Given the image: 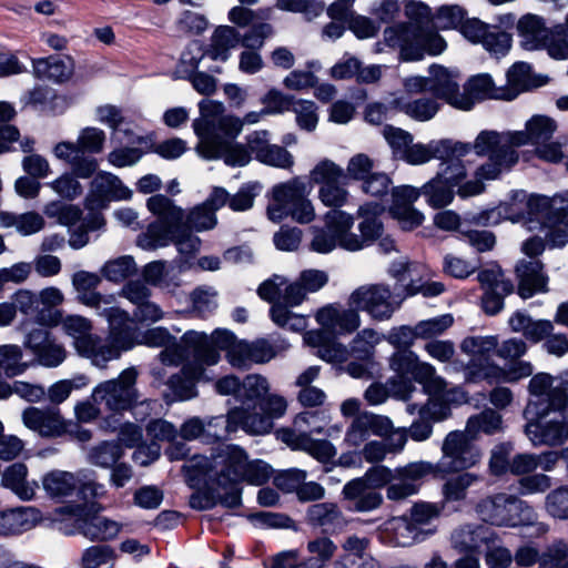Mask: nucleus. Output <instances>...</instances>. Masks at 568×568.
Returning <instances> with one entry per match:
<instances>
[{
	"label": "nucleus",
	"mask_w": 568,
	"mask_h": 568,
	"mask_svg": "<svg viewBox=\"0 0 568 568\" xmlns=\"http://www.w3.org/2000/svg\"><path fill=\"white\" fill-rule=\"evenodd\" d=\"M246 459V452L239 445L221 444L213 449L210 458L193 456L183 465V471L192 486H216L227 490L221 503L234 508L241 504L237 484L243 479Z\"/></svg>",
	"instance_id": "nucleus-1"
},
{
	"label": "nucleus",
	"mask_w": 568,
	"mask_h": 568,
	"mask_svg": "<svg viewBox=\"0 0 568 568\" xmlns=\"http://www.w3.org/2000/svg\"><path fill=\"white\" fill-rule=\"evenodd\" d=\"M148 210L158 217L146 231L136 239L139 247L153 251L173 243L180 255L193 257L201 248V239L194 235L185 224L184 211L163 194L148 199Z\"/></svg>",
	"instance_id": "nucleus-2"
},
{
	"label": "nucleus",
	"mask_w": 568,
	"mask_h": 568,
	"mask_svg": "<svg viewBox=\"0 0 568 568\" xmlns=\"http://www.w3.org/2000/svg\"><path fill=\"white\" fill-rule=\"evenodd\" d=\"M526 202L527 214L531 220H537L541 225L555 226L564 224L568 217V191L546 196L541 194L526 195L524 191H515L511 204L503 203L498 207L490 211L481 212L469 217V221L477 225H491L499 222L501 214L513 222L518 221L523 213L514 210L517 202Z\"/></svg>",
	"instance_id": "nucleus-3"
},
{
	"label": "nucleus",
	"mask_w": 568,
	"mask_h": 568,
	"mask_svg": "<svg viewBox=\"0 0 568 568\" xmlns=\"http://www.w3.org/2000/svg\"><path fill=\"white\" fill-rule=\"evenodd\" d=\"M135 343L162 348L158 358L165 366H179L190 355H194L209 365H215L220 361L219 354L209 347L207 335L203 332L187 331L179 342L166 327L156 326L146 329L142 334L141 341H135Z\"/></svg>",
	"instance_id": "nucleus-4"
},
{
	"label": "nucleus",
	"mask_w": 568,
	"mask_h": 568,
	"mask_svg": "<svg viewBox=\"0 0 568 568\" xmlns=\"http://www.w3.org/2000/svg\"><path fill=\"white\" fill-rule=\"evenodd\" d=\"M477 516L486 524L505 527H535L536 535L542 536L549 527L538 521V514L526 500L508 493H495L481 498L475 506Z\"/></svg>",
	"instance_id": "nucleus-5"
},
{
	"label": "nucleus",
	"mask_w": 568,
	"mask_h": 568,
	"mask_svg": "<svg viewBox=\"0 0 568 568\" xmlns=\"http://www.w3.org/2000/svg\"><path fill=\"white\" fill-rule=\"evenodd\" d=\"M53 520L63 535L81 534L90 541L106 542L115 539L123 524L101 515L84 514L81 505H69L54 511Z\"/></svg>",
	"instance_id": "nucleus-6"
},
{
	"label": "nucleus",
	"mask_w": 568,
	"mask_h": 568,
	"mask_svg": "<svg viewBox=\"0 0 568 568\" xmlns=\"http://www.w3.org/2000/svg\"><path fill=\"white\" fill-rule=\"evenodd\" d=\"M192 126L199 140L195 150L201 158L222 159L226 165L233 168L245 166L251 162L246 146L234 142L235 139L226 138L213 121L200 115Z\"/></svg>",
	"instance_id": "nucleus-7"
},
{
	"label": "nucleus",
	"mask_w": 568,
	"mask_h": 568,
	"mask_svg": "<svg viewBox=\"0 0 568 568\" xmlns=\"http://www.w3.org/2000/svg\"><path fill=\"white\" fill-rule=\"evenodd\" d=\"M105 133L95 126H87L80 130L77 141H61L53 149V155L72 168L74 173L82 179L91 178L98 170V161L85 153L98 154L103 151Z\"/></svg>",
	"instance_id": "nucleus-8"
},
{
	"label": "nucleus",
	"mask_w": 568,
	"mask_h": 568,
	"mask_svg": "<svg viewBox=\"0 0 568 568\" xmlns=\"http://www.w3.org/2000/svg\"><path fill=\"white\" fill-rule=\"evenodd\" d=\"M395 476L397 468L390 469L378 465L368 468L363 477L346 483L342 494L351 503L349 509L357 513L377 509L383 503V496L376 488L390 485Z\"/></svg>",
	"instance_id": "nucleus-9"
},
{
	"label": "nucleus",
	"mask_w": 568,
	"mask_h": 568,
	"mask_svg": "<svg viewBox=\"0 0 568 568\" xmlns=\"http://www.w3.org/2000/svg\"><path fill=\"white\" fill-rule=\"evenodd\" d=\"M471 151L478 156H487L488 161L477 169L478 176L495 180L509 171L518 162V153L505 144L504 133L495 130H483L469 143Z\"/></svg>",
	"instance_id": "nucleus-10"
},
{
	"label": "nucleus",
	"mask_w": 568,
	"mask_h": 568,
	"mask_svg": "<svg viewBox=\"0 0 568 568\" xmlns=\"http://www.w3.org/2000/svg\"><path fill=\"white\" fill-rule=\"evenodd\" d=\"M324 221L325 227L314 230L312 251L326 254L337 246L349 252L361 251L356 233L352 232L355 222L352 214L342 210H331L325 214Z\"/></svg>",
	"instance_id": "nucleus-11"
},
{
	"label": "nucleus",
	"mask_w": 568,
	"mask_h": 568,
	"mask_svg": "<svg viewBox=\"0 0 568 568\" xmlns=\"http://www.w3.org/2000/svg\"><path fill=\"white\" fill-rule=\"evenodd\" d=\"M256 405L251 407H234L229 410L227 428L230 430L243 429L251 435H264L273 428V420L281 418L286 409L287 403L283 396L271 394L261 402L263 414L255 410Z\"/></svg>",
	"instance_id": "nucleus-12"
},
{
	"label": "nucleus",
	"mask_w": 568,
	"mask_h": 568,
	"mask_svg": "<svg viewBox=\"0 0 568 568\" xmlns=\"http://www.w3.org/2000/svg\"><path fill=\"white\" fill-rule=\"evenodd\" d=\"M542 404L528 402L524 417L527 420L525 434L535 446H558L568 440V423L559 414L556 417L548 418L554 409L541 407Z\"/></svg>",
	"instance_id": "nucleus-13"
},
{
	"label": "nucleus",
	"mask_w": 568,
	"mask_h": 568,
	"mask_svg": "<svg viewBox=\"0 0 568 568\" xmlns=\"http://www.w3.org/2000/svg\"><path fill=\"white\" fill-rule=\"evenodd\" d=\"M498 338L494 335L468 336L460 343V351L469 357L464 368L465 381L468 383L490 382L496 373H499V365L494 362Z\"/></svg>",
	"instance_id": "nucleus-14"
},
{
	"label": "nucleus",
	"mask_w": 568,
	"mask_h": 568,
	"mask_svg": "<svg viewBox=\"0 0 568 568\" xmlns=\"http://www.w3.org/2000/svg\"><path fill=\"white\" fill-rule=\"evenodd\" d=\"M136 379V368H125L116 378L99 383L92 390V399L95 403L104 404L109 410L114 413L129 410L140 399Z\"/></svg>",
	"instance_id": "nucleus-15"
},
{
	"label": "nucleus",
	"mask_w": 568,
	"mask_h": 568,
	"mask_svg": "<svg viewBox=\"0 0 568 568\" xmlns=\"http://www.w3.org/2000/svg\"><path fill=\"white\" fill-rule=\"evenodd\" d=\"M474 440L465 430L449 432L442 444V458L438 463L440 470L465 471L479 464L481 452Z\"/></svg>",
	"instance_id": "nucleus-16"
},
{
	"label": "nucleus",
	"mask_w": 568,
	"mask_h": 568,
	"mask_svg": "<svg viewBox=\"0 0 568 568\" xmlns=\"http://www.w3.org/2000/svg\"><path fill=\"white\" fill-rule=\"evenodd\" d=\"M389 367L396 373L397 381H407L410 377L422 384L426 390L439 392L445 386V381L436 375L435 367L419 359L410 349H398L389 357Z\"/></svg>",
	"instance_id": "nucleus-17"
},
{
	"label": "nucleus",
	"mask_w": 568,
	"mask_h": 568,
	"mask_svg": "<svg viewBox=\"0 0 568 568\" xmlns=\"http://www.w3.org/2000/svg\"><path fill=\"white\" fill-rule=\"evenodd\" d=\"M349 306L368 313L374 320L386 321L399 307L390 288L385 284H366L357 287L348 300Z\"/></svg>",
	"instance_id": "nucleus-18"
},
{
	"label": "nucleus",
	"mask_w": 568,
	"mask_h": 568,
	"mask_svg": "<svg viewBox=\"0 0 568 568\" xmlns=\"http://www.w3.org/2000/svg\"><path fill=\"white\" fill-rule=\"evenodd\" d=\"M132 195V190L124 185L119 176L101 171L90 183L85 207L90 211L106 209L110 202L128 201Z\"/></svg>",
	"instance_id": "nucleus-19"
},
{
	"label": "nucleus",
	"mask_w": 568,
	"mask_h": 568,
	"mask_svg": "<svg viewBox=\"0 0 568 568\" xmlns=\"http://www.w3.org/2000/svg\"><path fill=\"white\" fill-rule=\"evenodd\" d=\"M471 146L468 142L452 139L432 140L428 143L412 142L403 161L410 165H422L430 160H444L452 156L468 155Z\"/></svg>",
	"instance_id": "nucleus-20"
},
{
	"label": "nucleus",
	"mask_w": 568,
	"mask_h": 568,
	"mask_svg": "<svg viewBox=\"0 0 568 568\" xmlns=\"http://www.w3.org/2000/svg\"><path fill=\"white\" fill-rule=\"evenodd\" d=\"M268 388L267 379L261 375H247L243 381L235 375H225L214 384L219 395L234 396L241 403L240 407H251L267 393Z\"/></svg>",
	"instance_id": "nucleus-21"
},
{
	"label": "nucleus",
	"mask_w": 568,
	"mask_h": 568,
	"mask_svg": "<svg viewBox=\"0 0 568 568\" xmlns=\"http://www.w3.org/2000/svg\"><path fill=\"white\" fill-rule=\"evenodd\" d=\"M21 420L26 428L42 438H58L68 432L69 423L57 406H29L22 410Z\"/></svg>",
	"instance_id": "nucleus-22"
},
{
	"label": "nucleus",
	"mask_w": 568,
	"mask_h": 568,
	"mask_svg": "<svg viewBox=\"0 0 568 568\" xmlns=\"http://www.w3.org/2000/svg\"><path fill=\"white\" fill-rule=\"evenodd\" d=\"M200 115L213 121L220 128V131L231 139H236L245 124H255L267 115L264 109L261 111H251L243 119L225 113V106L222 102L213 100H202L199 103Z\"/></svg>",
	"instance_id": "nucleus-23"
},
{
	"label": "nucleus",
	"mask_w": 568,
	"mask_h": 568,
	"mask_svg": "<svg viewBox=\"0 0 568 568\" xmlns=\"http://www.w3.org/2000/svg\"><path fill=\"white\" fill-rule=\"evenodd\" d=\"M429 74V92L456 109L468 111L473 108L471 99L459 92L460 78L457 70L433 64Z\"/></svg>",
	"instance_id": "nucleus-24"
},
{
	"label": "nucleus",
	"mask_w": 568,
	"mask_h": 568,
	"mask_svg": "<svg viewBox=\"0 0 568 568\" xmlns=\"http://www.w3.org/2000/svg\"><path fill=\"white\" fill-rule=\"evenodd\" d=\"M95 314L105 318L109 326V336L119 341L124 348H133L135 343V329L132 327L133 316L115 304L114 295H106L104 303L94 306Z\"/></svg>",
	"instance_id": "nucleus-25"
},
{
	"label": "nucleus",
	"mask_w": 568,
	"mask_h": 568,
	"mask_svg": "<svg viewBox=\"0 0 568 568\" xmlns=\"http://www.w3.org/2000/svg\"><path fill=\"white\" fill-rule=\"evenodd\" d=\"M23 346L36 356L39 364L45 367H57L67 357L65 348L42 325L26 333Z\"/></svg>",
	"instance_id": "nucleus-26"
},
{
	"label": "nucleus",
	"mask_w": 568,
	"mask_h": 568,
	"mask_svg": "<svg viewBox=\"0 0 568 568\" xmlns=\"http://www.w3.org/2000/svg\"><path fill=\"white\" fill-rule=\"evenodd\" d=\"M465 155L452 156L440 161V169L436 173L446 181L454 190L456 194L462 199L476 196L484 192L485 176H478L477 171L471 180H466L467 170L464 161L462 160Z\"/></svg>",
	"instance_id": "nucleus-27"
},
{
	"label": "nucleus",
	"mask_w": 568,
	"mask_h": 568,
	"mask_svg": "<svg viewBox=\"0 0 568 568\" xmlns=\"http://www.w3.org/2000/svg\"><path fill=\"white\" fill-rule=\"evenodd\" d=\"M311 185L302 178L296 176L272 189V201L267 206V216L273 222L287 217V211L305 195H310Z\"/></svg>",
	"instance_id": "nucleus-28"
},
{
	"label": "nucleus",
	"mask_w": 568,
	"mask_h": 568,
	"mask_svg": "<svg viewBox=\"0 0 568 568\" xmlns=\"http://www.w3.org/2000/svg\"><path fill=\"white\" fill-rule=\"evenodd\" d=\"M392 429L393 422L389 417L371 412H363L357 414L347 427L344 444L357 448L363 445L371 435L385 437Z\"/></svg>",
	"instance_id": "nucleus-29"
},
{
	"label": "nucleus",
	"mask_w": 568,
	"mask_h": 568,
	"mask_svg": "<svg viewBox=\"0 0 568 568\" xmlns=\"http://www.w3.org/2000/svg\"><path fill=\"white\" fill-rule=\"evenodd\" d=\"M307 294L308 293L298 280L287 285L283 295L285 305L274 303L271 307L272 321L283 328H288L294 332L303 331L307 325L306 317L293 313L288 306L293 307L300 305L306 298Z\"/></svg>",
	"instance_id": "nucleus-30"
},
{
	"label": "nucleus",
	"mask_w": 568,
	"mask_h": 568,
	"mask_svg": "<svg viewBox=\"0 0 568 568\" xmlns=\"http://www.w3.org/2000/svg\"><path fill=\"white\" fill-rule=\"evenodd\" d=\"M180 373L170 377L168 385L172 392V400H189L197 396L196 383L205 378L206 362L190 355Z\"/></svg>",
	"instance_id": "nucleus-31"
},
{
	"label": "nucleus",
	"mask_w": 568,
	"mask_h": 568,
	"mask_svg": "<svg viewBox=\"0 0 568 568\" xmlns=\"http://www.w3.org/2000/svg\"><path fill=\"white\" fill-rule=\"evenodd\" d=\"M392 196L393 203L389 207V213L403 230L410 231L422 225L425 216L413 206V203L420 196L417 187L412 185L394 187Z\"/></svg>",
	"instance_id": "nucleus-32"
},
{
	"label": "nucleus",
	"mask_w": 568,
	"mask_h": 568,
	"mask_svg": "<svg viewBox=\"0 0 568 568\" xmlns=\"http://www.w3.org/2000/svg\"><path fill=\"white\" fill-rule=\"evenodd\" d=\"M420 29L410 23H398L384 30V41L390 48H398L404 61L423 59Z\"/></svg>",
	"instance_id": "nucleus-33"
},
{
	"label": "nucleus",
	"mask_w": 568,
	"mask_h": 568,
	"mask_svg": "<svg viewBox=\"0 0 568 568\" xmlns=\"http://www.w3.org/2000/svg\"><path fill=\"white\" fill-rule=\"evenodd\" d=\"M315 317L326 332L334 335H348L361 325V316L356 308H345L335 304L322 307Z\"/></svg>",
	"instance_id": "nucleus-34"
},
{
	"label": "nucleus",
	"mask_w": 568,
	"mask_h": 568,
	"mask_svg": "<svg viewBox=\"0 0 568 568\" xmlns=\"http://www.w3.org/2000/svg\"><path fill=\"white\" fill-rule=\"evenodd\" d=\"M129 349L109 335L102 338L94 334L85 344H79L77 353L97 368L103 369L106 368L109 362L120 358L121 354Z\"/></svg>",
	"instance_id": "nucleus-35"
},
{
	"label": "nucleus",
	"mask_w": 568,
	"mask_h": 568,
	"mask_svg": "<svg viewBox=\"0 0 568 568\" xmlns=\"http://www.w3.org/2000/svg\"><path fill=\"white\" fill-rule=\"evenodd\" d=\"M284 348V345H273L267 339H257L253 343L240 342L229 353V362L234 367H246L250 363H266Z\"/></svg>",
	"instance_id": "nucleus-36"
},
{
	"label": "nucleus",
	"mask_w": 568,
	"mask_h": 568,
	"mask_svg": "<svg viewBox=\"0 0 568 568\" xmlns=\"http://www.w3.org/2000/svg\"><path fill=\"white\" fill-rule=\"evenodd\" d=\"M42 519L33 506H20L0 511V536H18L33 529Z\"/></svg>",
	"instance_id": "nucleus-37"
},
{
	"label": "nucleus",
	"mask_w": 568,
	"mask_h": 568,
	"mask_svg": "<svg viewBox=\"0 0 568 568\" xmlns=\"http://www.w3.org/2000/svg\"><path fill=\"white\" fill-rule=\"evenodd\" d=\"M498 535L483 525H465L452 534L454 549L463 552L464 556L475 555L481 546L495 544Z\"/></svg>",
	"instance_id": "nucleus-38"
},
{
	"label": "nucleus",
	"mask_w": 568,
	"mask_h": 568,
	"mask_svg": "<svg viewBox=\"0 0 568 568\" xmlns=\"http://www.w3.org/2000/svg\"><path fill=\"white\" fill-rule=\"evenodd\" d=\"M32 73L37 79L62 84L74 73V60L70 55H49L32 59Z\"/></svg>",
	"instance_id": "nucleus-39"
},
{
	"label": "nucleus",
	"mask_w": 568,
	"mask_h": 568,
	"mask_svg": "<svg viewBox=\"0 0 568 568\" xmlns=\"http://www.w3.org/2000/svg\"><path fill=\"white\" fill-rule=\"evenodd\" d=\"M552 376L547 373L534 375L529 381L528 390L537 399H530L529 402L540 403L542 404L541 407L554 410L565 409L568 404V395L565 389L552 387Z\"/></svg>",
	"instance_id": "nucleus-40"
},
{
	"label": "nucleus",
	"mask_w": 568,
	"mask_h": 568,
	"mask_svg": "<svg viewBox=\"0 0 568 568\" xmlns=\"http://www.w3.org/2000/svg\"><path fill=\"white\" fill-rule=\"evenodd\" d=\"M480 475L470 471H460L458 475L447 478L442 486V505L444 508L452 507L454 511L462 509L467 500L468 489L479 483Z\"/></svg>",
	"instance_id": "nucleus-41"
},
{
	"label": "nucleus",
	"mask_w": 568,
	"mask_h": 568,
	"mask_svg": "<svg viewBox=\"0 0 568 568\" xmlns=\"http://www.w3.org/2000/svg\"><path fill=\"white\" fill-rule=\"evenodd\" d=\"M281 438L292 449L306 452L321 463H327L336 455V448L331 442L314 439L308 433L282 430Z\"/></svg>",
	"instance_id": "nucleus-42"
},
{
	"label": "nucleus",
	"mask_w": 568,
	"mask_h": 568,
	"mask_svg": "<svg viewBox=\"0 0 568 568\" xmlns=\"http://www.w3.org/2000/svg\"><path fill=\"white\" fill-rule=\"evenodd\" d=\"M516 275L518 294L525 300L548 291V276L544 273L539 261H520L516 266Z\"/></svg>",
	"instance_id": "nucleus-43"
},
{
	"label": "nucleus",
	"mask_w": 568,
	"mask_h": 568,
	"mask_svg": "<svg viewBox=\"0 0 568 568\" xmlns=\"http://www.w3.org/2000/svg\"><path fill=\"white\" fill-rule=\"evenodd\" d=\"M369 540L356 535L348 536L342 544V555L334 568H376L375 559L368 554Z\"/></svg>",
	"instance_id": "nucleus-44"
},
{
	"label": "nucleus",
	"mask_w": 568,
	"mask_h": 568,
	"mask_svg": "<svg viewBox=\"0 0 568 568\" xmlns=\"http://www.w3.org/2000/svg\"><path fill=\"white\" fill-rule=\"evenodd\" d=\"M520 44L526 50H539L546 44V40L551 36V30L546 27L542 17L534 13L524 14L516 26Z\"/></svg>",
	"instance_id": "nucleus-45"
},
{
	"label": "nucleus",
	"mask_w": 568,
	"mask_h": 568,
	"mask_svg": "<svg viewBox=\"0 0 568 568\" xmlns=\"http://www.w3.org/2000/svg\"><path fill=\"white\" fill-rule=\"evenodd\" d=\"M41 483L43 490L50 498L63 500L78 491L80 487V474L53 469L42 476Z\"/></svg>",
	"instance_id": "nucleus-46"
},
{
	"label": "nucleus",
	"mask_w": 568,
	"mask_h": 568,
	"mask_svg": "<svg viewBox=\"0 0 568 568\" xmlns=\"http://www.w3.org/2000/svg\"><path fill=\"white\" fill-rule=\"evenodd\" d=\"M416 389L412 381H397L390 378L386 384L373 383L364 393V398L369 405H381L387 400L389 396L408 400L412 393Z\"/></svg>",
	"instance_id": "nucleus-47"
},
{
	"label": "nucleus",
	"mask_w": 568,
	"mask_h": 568,
	"mask_svg": "<svg viewBox=\"0 0 568 568\" xmlns=\"http://www.w3.org/2000/svg\"><path fill=\"white\" fill-rule=\"evenodd\" d=\"M28 467L23 463H14L2 473L1 485L10 489L19 499L31 500L36 496L38 483L28 480Z\"/></svg>",
	"instance_id": "nucleus-48"
},
{
	"label": "nucleus",
	"mask_w": 568,
	"mask_h": 568,
	"mask_svg": "<svg viewBox=\"0 0 568 568\" xmlns=\"http://www.w3.org/2000/svg\"><path fill=\"white\" fill-rule=\"evenodd\" d=\"M384 211V206L371 202L361 205L357 210V216L362 219L358 224L361 235L356 234V239L359 241L361 250L369 246L373 241L381 236L383 225L378 220V215Z\"/></svg>",
	"instance_id": "nucleus-49"
},
{
	"label": "nucleus",
	"mask_w": 568,
	"mask_h": 568,
	"mask_svg": "<svg viewBox=\"0 0 568 568\" xmlns=\"http://www.w3.org/2000/svg\"><path fill=\"white\" fill-rule=\"evenodd\" d=\"M135 146H120L108 154V162L115 168H125L136 164L145 153L153 149V133L138 136L132 140Z\"/></svg>",
	"instance_id": "nucleus-50"
},
{
	"label": "nucleus",
	"mask_w": 568,
	"mask_h": 568,
	"mask_svg": "<svg viewBox=\"0 0 568 568\" xmlns=\"http://www.w3.org/2000/svg\"><path fill=\"white\" fill-rule=\"evenodd\" d=\"M101 283L98 274L87 271H78L72 275V286L77 292V300L82 305L93 308L104 303L106 295L95 291Z\"/></svg>",
	"instance_id": "nucleus-51"
},
{
	"label": "nucleus",
	"mask_w": 568,
	"mask_h": 568,
	"mask_svg": "<svg viewBox=\"0 0 568 568\" xmlns=\"http://www.w3.org/2000/svg\"><path fill=\"white\" fill-rule=\"evenodd\" d=\"M545 81L531 72V67L526 62H516L507 72V95L508 100L515 99L520 92L538 88Z\"/></svg>",
	"instance_id": "nucleus-52"
},
{
	"label": "nucleus",
	"mask_w": 568,
	"mask_h": 568,
	"mask_svg": "<svg viewBox=\"0 0 568 568\" xmlns=\"http://www.w3.org/2000/svg\"><path fill=\"white\" fill-rule=\"evenodd\" d=\"M509 325L516 333H521L531 343H538L554 331L552 322L532 320L529 315L517 312L509 318Z\"/></svg>",
	"instance_id": "nucleus-53"
},
{
	"label": "nucleus",
	"mask_w": 568,
	"mask_h": 568,
	"mask_svg": "<svg viewBox=\"0 0 568 568\" xmlns=\"http://www.w3.org/2000/svg\"><path fill=\"white\" fill-rule=\"evenodd\" d=\"M307 521L312 526L321 527L324 531H334L344 524L343 514L333 503H320L308 507Z\"/></svg>",
	"instance_id": "nucleus-54"
},
{
	"label": "nucleus",
	"mask_w": 568,
	"mask_h": 568,
	"mask_svg": "<svg viewBox=\"0 0 568 568\" xmlns=\"http://www.w3.org/2000/svg\"><path fill=\"white\" fill-rule=\"evenodd\" d=\"M241 42V34L230 26H221L215 29L211 38L209 55L214 61H226L231 50Z\"/></svg>",
	"instance_id": "nucleus-55"
},
{
	"label": "nucleus",
	"mask_w": 568,
	"mask_h": 568,
	"mask_svg": "<svg viewBox=\"0 0 568 568\" xmlns=\"http://www.w3.org/2000/svg\"><path fill=\"white\" fill-rule=\"evenodd\" d=\"M16 307V313L19 311L23 315L36 314V320L40 325L54 326L59 323L57 316L50 312L45 313L44 310L38 311V296L30 290H18L12 296L10 302Z\"/></svg>",
	"instance_id": "nucleus-56"
},
{
	"label": "nucleus",
	"mask_w": 568,
	"mask_h": 568,
	"mask_svg": "<svg viewBox=\"0 0 568 568\" xmlns=\"http://www.w3.org/2000/svg\"><path fill=\"white\" fill-rule=\"evenodd\" d=\"M463 94L471 99L473 105L477 100L484 99L508 100L507 89L496 87L491 77L486 73L470 78Z\"/></svg>",
	"instance_id": "nucleus-57"
},
{
	"label": "nucleus",
	"mask_w": 568,
	"mask_h": 568,
	"mask_svg": "<svg viewBox=\"0 0 568 568\" xmlns=\"http://www.w3.org/2000/svg\"><path fill=\"white\" fill-rule=\"evenodd\" d=\"M426 203L433 209H443L450 205L456 191L439 175H435L418 189Z\"/></svg>",
	"instance_id": "nucleus-58"
},
{
	"label": "nucleus",
	"mask_w": 568,
	"mask_h": 568,
	"mask_svg": "<svg viewBox=\"0 0 568 568\" xmlns=\"http://www.w3.org/2000/svg\"><path fill=\"white\" fill-rule=\"evenodd\" d=\"M503 428L501 415L493 408H486L467 419L465 432L476 439L479 434L493 435Z\"/></svg>",
	"instance_id": "nucleus-59"
},
{
	"label": "nucleus",
	"mask_w": 568,
	"mask_h": 568,
	"mask_svg": "<svg viewBox=\"0 0 568 568\" xmlns=\"http://www.w3.org/2000/svg\"><path fill=\"white\" fill-rule=\"evenodd\" d=\"M386 529L393 534L396 546L406 547L424 539L422 529L407 517L392 518L387 521Z\"/></svg>",
	"instance_id": "nucleus-60"
},
{
	"label": "nucleus",
	"mask_w": 568,
	"mask_h": 568,
	"mask_svg": "<svg viewBox=\"0 0 568 568\" xmlns=\"http://www.w3.org/2000/svg\"><path fill=\"white\" fill-rule=\"evenodd\" d=\"M63 333L72 339L75 351H79L80 343H87L92 337L93 324L88 317L78 314L67 315L60 321Z\"/></svg>",
	"instance_id": "nucleus-61"
},
{
	"label": "nucleus",
	"mask_w": 568,
	"mask_h": 568,
	"mask_svg": "<svg viewBox=\"0 0 568 568\" xmlns=\"http://www.w3.org/2000/svg\"><path fill=\"white\" fill-rule=\"evenodd\" d=\"M122 456L123 449L120 443L105 440L90 449L88 460L94 466L110 468L115 465Z\"/></svg>",
	"instance_id": "nucleus-62"
},
{
	"label": "nucleus",
	"mask_w": 568,
	"mask_h": 568,
	"mask_svg": "<svg viewBox=\"0 0 568 568\" xmlns=\"http://www.w3.org/2000/svg\"><path fill=\"white\" fill-rule=\"evenodd\" d=\"M381 341L382 337L376 331L364 328L359 331L351 342L349 353L358 359L369 361L375 353L376 345H378Z\"/></svg>",
	"instance_id": "nucleus-63"
},
{
	"label": "nucleus",
	"mask_w": 568,
	"mask_h": 568,
	"mask_svg": "<svg viewBox=\"0 0 568 568\" xmlns=\"http://www.w3.org/2000/svg\"><path fill=\"white\" fill-rule=\"evenodd\" d=\"M116 559L115 550L109 545H93L85 548L80 559L81 568H102L113 565Z\"/></svg>",
	"instance_id": "nucleus-64"
}]
</instances>
